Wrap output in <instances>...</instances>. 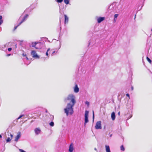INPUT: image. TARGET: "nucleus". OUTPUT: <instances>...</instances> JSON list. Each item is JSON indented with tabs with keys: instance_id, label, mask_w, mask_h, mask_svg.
Masks as SVG:
<instances>
[{
	"instance_id": "42",
	"label": "nucleus",
	"mask_w": 152,
	"mask_h": 152,
	"mask_svg": "<svg viewBox=\"0 0 152 152\" xmlns=\"http://www.w3.org/2000/svg\"><path fill=\"white\" fill-rule=\"evenodd\" d=\"M132 90L133 89V87H132L131 88Z\"/></svg>"
},
{
	"instance_id": "27",
	"label": "nucleus",
	"mask_w": 152,
	"mask_h": 152,
	"mask_svg": "<svg viewBox=\"0 0 152 152\" xmlns=\"http://www.w3.org/2000/svg\"><path fill=\"white\" fill-rule=\"evenodd\" d=\"M23 22L22 20V21L19 23L17 25V26H19Z\"/></svg>"
},
{
	"instance_id": "14",
	"label": "nucleus",
	"mask_w": 152,
	"mask_h": 152,
	"mask_svg": "<svg viewBox=\"0 0 152 152\" xmlns=\"http://www.w3.org/2000/svg\"><path fill=\"white\" fill-rule=\"evenodd\" d=\"M37 43H38L37 42H32L31 44L32 47L35 48L36 49H38V48L36 47V45Z\"/></svg>"
},
{
	"instance_id": "33",
	"label": "nucleus",
	"mask_w": 152,
	"mask_h": 152,
	"mask_svg": "<svg viewBox=\"0 0 152 152\" xmlns=\"http://www.w3.org/2000/svg\"><path fill=\"white\" fill-rule=\"evenodd\" d=\"M18 27V26L17 25V26H15L14 28V30H15Z\"/></svg>"
},
{
	"instance_id": "31",
	"label": "nucleus",
	"mask_w": 152,
	"mask_h": 152,
	"mask_svg": "<svg viewBox=\"0 0 152 152\" xmlns=\"http://www.w3.org/2000/svg\"><path fill=\"white\" fill-rule=\"evenodd\" d=\"M12 50V48H9L8 49V50L9 51H10Z\"/></svg>"
},
{
	"instance_id": "26",
	"label": "nucleus",
	"mask_w": 152,
	"mask_h": 152,
	"mask_svg": "<svg viewBox=\"0 0 152 152\" xmlns=\"http://www.w3.org/2000/svg\"><path fill=\"white\" fill-rule=\"evenodd\" d=\"M50 118L52 119V120H53L54 118V116L53 115H50Z\"/></svg>"
},
{
	"instance_id": "29",
	"label": "nucleus",
	"mask_w": 152,
	"mask_h": 152,
	"mask_svg": "<svg viewBox=\"0 0 152 152\" xmlns=\"http://www.w3.org/2000/svg\"><path fill=\"white\" fill-rule=\"evenodd\" d=\"M19 151L20 152H26L25 151L21 149H19Z\"/></svg>"
},
{
	"instance_id": "44",
	"label": "nucleus",
	"mask_w": 152,
	"mask_h": 152,
	"mask_svg": "<svg viewBox=\"0 0 152 152\" xmlns=\"http://www.w3.org/2000/svg\"><path fill=\"white\" fill-rule=\"evenodd\" d=\"M118 115H120V112H119L118 113Z\"/></svg>"
},
{
	"instance_id": "22",
	"label": "nucleus",
	"mask_w": 152,
	"mask_h": 152,
	"mask_svg": "<svg viewBox=\"0 0 152 152\" xmlns=\"http://www.w3.org/2000/svg\"><path fill=\"white\" fill-rule=\"evenodd\" d=\"M118 16V14H116L114 15V20H115V18H116Z\"/></svg>"
},
{
	"instance_id": "50",
	"label": "nucleus",
	"mask_w": 152,
	"mask_h": 152,
	"mask_svg": "<svg viewBox=\"0 0 152 152\" xmlns=\"http://www.w3.org/2000/svg\"><path fill=\"white\" fill-rule=\"evenodd\" d=\"M16 45H16H16H15V47H16Z\"/></svg>"
},
{
	"instance_id": "25",
	"label": "nucleus",
	"mask_w": 152,
	"mask_h": 152,
	"mask_svg": "<svg viewBox=\"0 0 152 152\" xmlns=\"http://www.w3.org/2000/svg\"><path fill=\"white\" fill-rule=\"evenodd\" d=\"M92 118H93V121H94V112L93 111V117H92Z\"/></svg>"
},
{
	"instance_id": "1",
	"label": "nucleus",
	"mask_w": 152,
	"mask_h": 152,
	"mask_svg": "<svg viewBox=\"0 0 152 152\" xmlns=\"http://www.w3.org/2000/svg\"><path fill=\"white\" fill-rule=\"evenodd\" d=\"M75 104L70 103L67 104L66 108L64 109V113L66 114L67 116L69 115V113L70 115H72L74 112L73 107Z\"/></svg>"
},
{
	"instance_id": "23",
	"label": "nucleus",
	"mask_w": 152,
	"mask_h": 152,
	"mask_svg": "<svg viewBox=\"0 0 152 152\" xmlns=\"http://www.w3.org/2000/svg\"><path fill=\"white\" fill-rule=\"evenodd\" d=\"M24 115H20V116L17 119H19L21 118Z\"/></svg>"
},
{
	"instance_id": "39",
	"label": "nucleus",
	"mask_w": 152,
	"mask_h": 152,
	"mask_svg": "<svg viewBox=\"0 0 152 152\" xmlns=\"http://www.w3.org/2000/svg\"><path fill=\"white\" fill-rule=\"evenodd\" d=\"M132 117V115H131V116L130 117H129H129H128V119H129V118H131Z\"/></svg>"
},
{
	"instance_id": "11",
	"label": "nucleus",
	"mask_w": 152,
	"mask_h": 152,
	"mask_svg": "<svg viewBox=\"0 0 152 152\" xmlns=\"http://www.w3.org/2000/svg\"><path fill=\"white\" fill-rule=\"evenodd\" d=\"M79 91V88L78 87L77 85H76L74 88V91L76 93H78Z\"/></svg>"
},
{
	"instance_id": "40",
	"label": "nucleus",
	"mask_w": 152,
	"mask_h": 152,
	"mask_svg": "<svg viewBox=\"0 0 152 152\" xmlns=\"http://www.w3.org/2000/svg\"><path fill=\"white\" fill-rule=\"evenodd\" d=\"M112 134H110V137H112Z\"/></svg>"
},
{
	"instance_id": "8",
	"label": "nucleus",
	"mask_w": 152,
	"mask_h": 152,
	"mask_svg": "<svg viewBox=\"0 0 152 152\" xmlns=\"http://www.w3.org/2000/svg\"><path fill=\"white\" fill-rule=\"evenodd\" d=\"M105 19L104 17H99L97 19V22L99 23H100Z\"/></svg>"
},
{
	"instance_id": "3",
	"label": "nucleus",
	"mask_w": 152,
	"mask_h": 152,
	"mask_svg": "<svg viewBox=\"0 0 152 152\" xmlns=\"http://www.w3.org/2000/svg\"><path fill=\"white\" fill-rule=\"evenodd\" d=\"M89 112L88 111L86 110L85 113V122L84 125L85 126L86 123L88 122V116Z\"/></svg>"
},
{
	"instance_id": "48",
	"label": "nucleus",
	"mask_w": 152,
	"mask_h": 152,
	"mask_svg": "<svg viewBox=\"0 0 152 152\" xmlns=\"http://www.w3.org/2000/svg\"><path fill=\"white\" fill-rule=\"evenodd\" d=\"M136 15H135V18H136Z\"/></svg>"
},
{
	"instance_id": "2",
	"label": "nucleus",
	"mask_w": 152,
	"mask_h": 152,
	"mask_svg": "<svg viewBox=\"0 0 152 152\" xmlns=\"http://www.w3.org/2000/svg\"><path fill=\"white\" fill-rule=\"evenodd\" d=\"M71 100V102L73 104H75L76 101L75 100V97L74 95L72 94H70L68 95L67 98L65 99L64 100L66 102L67 100Z\"/></svg>"
},
{
	"instance_id": "47",
	"label": "nucleus",
	"mask_w": 152,
	"mask_h": 152,
	"mask_svg": "<svg viewBox=\"0 0 152 152\" xmlns=\"http://www.w3.org/2000/svg\"><path fill=\"white\" fill-rule=\"evenodd\" d=\"M26 58L27 59V60H28V57H26Z\"/></svg>"
},
{
	"instance_id": "5",
	"label": "nucleus",
	"mask_w": 152,
	"mask_h": 152,
	"mask_svg": "<svg viewBox=\"0 0 152 152\" xmlns=\"http://www.w3.org/2000/svg\"><path fill=\"white\" fill-rule=\"evenodd\" d=\"M31 54L32 56L33 57L36 58H39V56L36 53V52L35 50L32 51Z\"/></svg>"
},
{
	"instance_id": "17",
	"label": "nucleus",
	"mask_w": 152,
	"mask_h": 152,
	"mask_svg": "<svg viewBox=\"0 0 152 152\" xmlns=\"http://www.w3.org/2000/svg\"><path fill=\"white\" fill-rule=\"evenodd\" d=\"M146 59L150 63V64H151V62H152V61L151 60V59L149 58H148V56H147L146 57Z\"/></svg>"
},
{
	"instance_id": "38",
	"label": "nucleus",
	"mask_w": 152,
	"mask_h": 152,
	"mask_svg": "<svg viewBox=\"0 0 152 152\" xmlns=\"http://www.w3.org/2000/svg\"><path fill=\"white\" fill-rule=\"evenodd\" d=\"M8 45V43H7L5 44V45H4V46L5 47H6V45Z\"/></svg>"
},
{
	"instance_id": "35",
	"label": "nucleus",
	"mask_w": 152,
	"mask_h": 152,
	"mask_svg": "<svg viewBox=\"0 0 152 152\" xmlns=\"http://www.w3.org/2000/svg\"><path fill=\"white\" fill-rule=\"evenodd\" d=\"M10 136H11V139H12V137H13V135L11 134H10Z\"/></svg>"
},
{
	"instance_id": "7",
	"label": "nucleus",
	"mask_w": 152,
	"mask_h": 152,
	"mask_svg": "<svg viewBox=\"0 0 152 152\" xmlns=\"http://www.w3.org/2000/svg\"><path fill=\"white\" fill-rule=\"evenodd\" d=\"M21 136L20 132H18L17 135L15 137V140L16 142H17L18 139L20 138Z\"/></svg>"
},
{
	"instance_id": "49",
	"label": "nucleus",
	"mask_w": 152,
	"mask_h": 152,
	"mask_svg": "<svg viewBox=\"0 0 152 152\" xmlns=\"http://www.w3.org/2000/svg\"><path fill=\"white\" fill-rule=\"evenodd\" d=\"M105 126H104V129L105 128Z\"/></svg>"
},
{
	"instance_id": "41",
	"label": "nucleus",
	"mask_w": 152,
	"mask_h": 152,
	"mask_svg": "<svg viewBox=\"0 0 152 152\" xmlns=\"http://www.w3.org/2000/svg\"><path fill=\"white\" fill-rule=\"evenodd\" d=\"M55 53V51H54L53 53H52V54H53L54 53Z\"/></svg>"
},
{
	"instance_id": "46",
	"label": "nucleus",
	"mask_w": 152,
	"mask_h": 152,
	"mask_svg": "<svg viewBox=\"0 0 152 152\" xmlns=\"http://www.w3.org/2000/svg\"><path fill=\"white\" fill-rule=\"evenodd\" d=\"M10 54H8L7 55V56H10Z\"/></svg>"
},
{
	"instance_id": "18",
	"label": "nucleus",
	"mask_w": 152,
	"mask_h": 152,
	"mask_svg": "<svg viewBox=\"0 0 152 152\" xmlns=\"http://www.w3.org/2000/svg\"><path fill=\"white\" fill-rule=\"evenodd\" d=\"M64 2L66 4H68L69 3V0H64Z\"/></svg>"
},
{
	"instance_id": "24",
	"label": "nucleus",
	"mask_w": 152,
	"mask_h": 152,
	"mask_svg": "<svg viewBox=\"0 0 152 152\" xmlns=\"http://www.w3.org/2000/svg\"><path fill=\"white\" fill-rule=\"evenodd\" d=\"M58 3H61L63 1V0H56V1Z\"/></svg>"
},
{
	"instance_id": "21",
	"label": "nucleus",
	"mask_w": 152,
	"mask_h": 152,
	"mask_svg": "<svg viewBox=\"0 0 152 152\" xmlns=\"http://www.w3.org/2000/svg\"><path fill=\"white\" fill-rule=\"evenodd\" d=\"M11 139H10L9 137H8L6 140V142H10L11 141Z\"/></svg>"
},
{
	"instance_id": "30",
	"label": "nucleus",
	"mask_w": 152,
	"mask_h": 152,
	"mask_svg": "<svg viewBox=\"0 0 152 152\" xmlns=\"http://www.w3.org/2000/svg\"><path fill=\"white\" fill-rule=\"evenodd\" d=\"M85 104H87L88 106L89 105V103L87 101H86V102H85Z\"/></svg>"
},
{
	"instance_id": "13",
	"label": "nucleus",
	"mask_w": 152,
	"mask_h": 152,
	"mask_svg": "<svg viewBox=\"0 0 152 152\" xmlns=\"http://www.w3.org/2000/svg\"><path fill=\"white\" fill-rule=\"evenodd\" d=\"M105 147L106 152H111L110 148L109 145H106Z\"/></svg>"
},
{
	"instance_id": "32",
	"label": "nucleus",
	"mask_w": 152,
	"mask_h": 152,
	"mask_svg": "<svg viewBox=\"0 0 152 152\" xmlns=\"http://www.w3.org/2000/svg\"><path fill=\"white\" fill-rule=\"evenodd\" d=\"M126 96L129 97V99H130V95L129 94H126Z\"/></svg>"
},
{
	"instance_id": "45",
	"label": "nucleus",
	"mask_w": 152,
	"mask_h": 152,
	"mask_svg": "<svg viewBox=\"0 0 152 152\" xmlns=\"http://www.w3.org/2000/svg\"><path fill=\"white\" fill-rule=\"evenodd\" d=\"M2 137V136L1 134H0V138H1Z\"/></svg>"
},
{
	"instance_id": "51",
	"label": "nucleus",
	"mask_w": 152,
	"mask_h": 152,
	"mask_svg": "<svg viewBox=\"0 0 152 152\" xmlns=\"http://www.w3.org/2000/svg\"><path fill=\"white\" fill-rule=\"evenodd\" d=\"M151 31H152V29H151Z\"/></svg>"
},
{
	"instance_id": "28",
	"label": "nucleus",
	"mask_w": 152,
	"mask_h": 152,
	"mask_svg": "<svg viewBox=\"0 0 152 152\" xmlns=\"http://www.w3.org/2000/svg\"><path fill=\"white\" fill-rule=\"evenodd\" d=\"M23 22L22 20V21L19 23L17 25V26H19Z\"/></svg>"
},
{
	"instance_id": "20",
	"label": "nucleus",
	"mask_w": 152,
	"mask_h": 152,
	"mask_svg": "<svg viewBox=\"0 0 152 152\" xmlns=\"http://www.w3.org/2000/svg\"><path fill=\"white\" fill-rule=\"evenodd\" d=\"M121 150L122 151H124L125 150V148L123 145H121L120 147Z\"/></svg>"
},
{
	"instance_id": "37",
	"label": "nucleus",
	"mask_w": 152,
	"mask_h": 152,
	"mask_svg": "<svg viewBox=\"0 0 152 152\" xmlns=\"http://www.w3.org/2000/svg\"><path fill=\"white\" fill-rule=\"evenodd\" d=\"M50 50V48H48V49L47 50V51L48 52Z\"/></svg>"
},
{
	"instance_id": "6",
	"label": "nucleus",
	"mask_w": 152,
	"mask_h": 152,
	"mask_svg": "<svg viewBox=\"0 0 152 152\" xmlns=\"http://www.w3.org/2000/svg\"><path fill=\"white\" fill-rule=\"evenodd\" d=\"M34 131L35 134L37 135H38L40 133L41 130L39 128H37L35 129L34 130Z\"/></svg>"
},
{
	"instance_id": "19",
	"label": "nucleus",
	"mask_w": 152,
	"mask_h": 152,
	"mask_svg": "<svg viewBox=\"0 0 152 152\" xmlns=\"http://www.w3.org/2000/svg\"><path fill=\"white\" fill-rule=\"evenodd\" d=\"M49 125L51 126H53L54 125V123L53 121H51L49 123Z\"/></svg>"
},
{
	"instance_id": "43",
	"label": "nucleus",
	"mask_w": 152,
	"mask_h": 152,
	"mask_svg": "<svg viewBox=\"0 0 152 152\" xmlns=\"http://www.w3.org/2000/svg\"><path fill=\"white\" fill-rule=\"evenodd\" d=\"M94 149L95 151H97V149H96V148H94Z\"/></svg>"
},
{
	"instance_id": "4",
	"label": "nucleus",
	"mask_w": 152,
	"mask_h": 152,
	"mask_svg": "<svg viewBox=\"0 0 152 152\" xmlns=\"http://www.w3.org/2000/svg\"><path fill=\"white\" fill-rule=\"evenodd\" d=\"M95 128L96 129H102L101 121H99L96 122L95 126Z\"/></svg>"
},
{
	"instance_id": "15",
	"label": "nucleus",
	"mask_w": 152,
	"mask_h": 152,
	"mask_svg": "<svg viewBox=\"0 0 152 152\" xmlns=\"http://www.w3.org/2000/svg\"><path fill=\"white\" fill-rule=\"evenodd\" d=\"M28 15L27 14L26 15L24 16L23 17V19L22 20L24 22L26 20L27 18L28 17Z\"/></svg>"
},
{
	"instance_id": "34",
	"label": "nucleus",
	"mask_w": 152,
	"mask_h": 152,
	"mask_svg": "<svg viewBox=\"0 0 152 152\" xmlns=\"http://www.w3.org/2000/svg\"><path fill=\"white\" fill-rule=\"evenodd\" d=\"M46 55L47 56H48V51H47L46 53Z\"/></svg>"
},
{
	"instance_id": "36",
	"label": "nucleus",
	"mask_w": 152,
	"mask_h": 152,
	"mask_svg": "<svg viewBox=\"0 0 152 152\" xmlns=\"http://www.w3.org/2000/svg\"><path fill=\"white\" fill-rule=\"evenodd\" d=\"M22 55L23 56H26V54H24V53H23L22 54Z\"/></svg>"
},
{
	"instance_id": "9",
	"label": "nucleus",
	"mask_w": 152,
	"mask_h": 152,
	"mask_svg": "<svg viewBox=\"0 0 152 152\" xmlns=\"http://www.w3.org/2000/svg\"><path fill=\"white\" fill-rule=\"evenodd\" d=\"M73 145L72 143H71L69 146V152H72L73 151Z\"/></svg>"
},
{
	"instance_id": "10",
	"label": "nucleus",
	"mask_w": 152,
	"mask_h": 152,
	"mask_svg": "<svg viewBox=\"0 0 152 152\" xmlns=\"http://www.w3.org/2000/svg\"><path fill=\"white\" fill-rule=\"evenodd\" d=\"M64 23L65 24H67L68 22V17L66 15H64Z\"/></svg>"
},
{
	"instance_id": "12",
	"label": "nucleus",
	"mask_w": 152,
	"mask_h": 152,
	"mask_svg": "<svg viewBox=\"0 0 152 152\" xmlns=\"http://www.w3.org/2000/svg\"><path fill=\"white\" fill-rule=\"evenodd\" d=\"M111 118L113 121L115 120V115L114 112H113L111 114Z\"/></svg>"
},
{
	"instance_id": "16",
	"label": "nucleus",
	"mask_w": 152,
	"mask_h": 152,
	"mask_svg": "<svg viewBox=\"0 0 152 152\" xmlns=\"http://www.w3.org/2000/svg\"><path fill=\"white\" fill-rule=\"evenodd\" d=\"M2 17L1 15H0V26L3 22V20H2Z\"/></svg>"
}]
</instances>
